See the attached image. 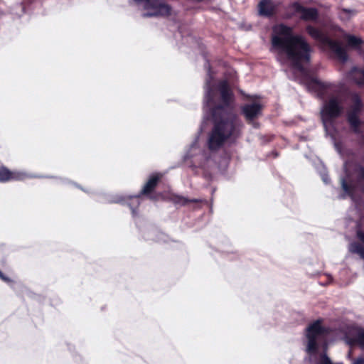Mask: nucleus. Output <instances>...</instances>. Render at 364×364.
Returning <instances> with one entry per match:
<instances>
[{"label": "nucleus", "mask_w": 364, "mask_h": 364, "mask_svg": "<svg viewBox=\"0 0 364 364\" xmlns=\"http://www.w3.org/2000/svg\"><path fill=\"white\" fill-rule=\"evenodd\" d=\"M206 81V105L213 123L208 134L207 146L211 151L219 150L228 141V79L212 84L209 75Z\"/></svg>", "instance_id": "obj_1"}, {"label": "nucleus", "mask_w": 364, "mask_h": 364, "mask_svg": "<svg viewBox=\"0 0 364 364\" xmlns=\"http://www.w3.org/2000/svg\"><path fill=\"white\" fill-rule=\"evenodd\" d=\"M271 43L274 49L286 55L294 69L304 71L303 63L310 61L311 46L304 37L294 34L292 27L284 23L274 26Z\"/></svg>", "instance_id": "obj_2"}, {"label": "nucleus", "mask_w": 364, "mask_h": 364, "mask_svg": "<svg viewBox=\"0 0 364 364\" xmlns=\"http://www.w3.org/2000/svg\"><path fill=\"white\" fill-rule=\"evenodd\" d=\"M306 31L313 39L321 44L326 46L336 55V58L342 63H346L348 59V55L341 43L336 40L331 39L322 30L311 25L306 26Z\"/></svg>", "instance_id": "obj_3"}, {"label": "nucleus", "mask_w": 364, "mask_h": 364, "mask_svg": "<svg viewBox=\"0 0 364 364\" xmlns=\"http://www.w3.org/2000/svg\"><path fill=\"white\" fill-rule=\"evenodd\" d=\"M323 319H317L311 323L306 328V337L307 339L306 351L311 355L317 354L318 351V338L330 333V329L323 326Z\"/></svg>", "instance_id": "obj_4"}, {"label": "nucleus", "mask_w": 364, "mask_h": 364, "mask_svg": "<svg viewBox=\"0 0 364 364\" xmlns=\"http://www.w3.org/2000/svg\"><path fill=\"white\" fill-rule=\"evenodd\" d=\"M136 4L142 5L144 9L149 11L144 16L168 17L171 16L172 8L165 0H133Z\"/></svg>", "instance_id": "obj_5"}, {"label": "nucleus", "mask_w": 364, "mask_h": 364, "mask_svg": "<svg viewBox=\"0 0 364 364\" xmlns=\"http://www.w3.org/2000/svg\"><path fill=\"white\" fill-rule=\"evenodd\" d=\"M350 99L352 105L350 106V110L347 114V121L353 132L360 134L362 133L360 129L361 121L358 114L363 108V104L360 96L357 92H351L350 94Z\"/></svg>", "instance_id": "obj_6"}, {"label": "nucleus", "mask_w": 364, "mask_h": 364, "mask_svg": "<svg viewBox=\"0 0 364 364\" xmlns=\"http://www.w3.org/2000/svg\"><path fill=\"white\" fill-rule=\"evenodd\" d=\"M163 176L164 174L159 172L153 173L149 176L141 190L135 197L136 206L140 203V198L141 196H145L149 200L154 202L159 200L161 193H156L155 190L161 182Z\"/></svg>", "instance_id": "obj_7"}, {"label": "nucleus", "mask_w": 364, "mask_h": 364, "mask_svg": "<svg viewBox=\"0 0 364 364\" xmlns=\"http://www.w3.org/2000/svg\"><path fill=\"white\" fill-rule=\"evenodd\" d=\"M234 74L229 69V105L233 101V93L230 90V86L235 85L233 82ZM244 124L241 119L229 111V145L234 143L241 135Z\"/></svg>", "instance_id": "obj_8"}, {"label": "nucleus", "mask_w": 364, "mask_h": 364, "mask_svg": "<svg viewBox=\"0 0 364 364\" xmlns=\"http://www.w3.org/2000/svg\"><path fill=\"white\" fill-rule=\"evenodd\" d=\"M343 107L338 99L336 97H331L323 105L321 111V119L324 124L331 123L339 117L343 112Z\"/></svg>", "instance_id": "obj_9"}, {"label": "nucleus", "mask_w": 364, "mask_h": 364, "mask_svg": "<svg viewBox=\"0 0 364 364\" xmlns=\"http://www.w3.org/2000/svg\"><path fill=\"white\" fill-rule=\"evenodd\" d=\"M289 7L294 9L295 13H300V18L304 21H315L318 18V11L316 8L305 7L297 1L291 3Z\"/></svg>", "instance_id": "obj_10"}, {"label": "nucleus", "mask_w": 364, "mask_h": 364, "mask_svg": "<svg viewBox=\"0 0 364 364\" xmlns=\"http://www.w3.org/2000/svg\"><path fill=\"white\" fill-rule=\"evenodd\" d=\"M28 178V175L20 171H12L6 166H0V183H7L10 181H23Z\"/></svg>", "instance_id": "obj_11"}, {"label": "nucleus", "mask_w": 364, "mask_h": 364, "mask_svg": "<svg viewBox=\"0 0 364 364\" xmlns=\"http://www.w3.org/2000/svg\"><path fill=\"white\" fill-rule=\"evenodd\" d=\"M355 235L359 242H353L349 245V251L353 254H357L364 259V229L362 224L356 226Z\"/></svg>", "instance_id": "obj_12"}, {"label": "nucleus", "mask_w": 364, "mask_h": 364, "mask_svg": "<svg viewBox=\"0 0 364 364\" xmlns=\"http://www.w3.org/2000/svg\"><path fill=\"white\" fill-rule=\"evenodd\" d=\"M348 343L351 346H358L364 350V328H358L356 335L353 338H348ZM351 364H364V356L360 355L353 358Z\"/></svg>", "instance_id": "obj_13"}, {"label": "nucleus", "mask_w": 364, "mask_h": 364, "mask_svg": "<svg viewBox=\"0 0 364 364\" xmlns=\"http://www.w3.org/2000/svg\"><path fill=\"white\" fill-rule=\"evenodd\" d=\"M262 105L259 103H252L245 105L242 107V113L248 122H251L257 119L262 113Z\"/></svg>", "instance_id": "obj_14"}, {"label": "nucleus", "mask_w": 364, "mask_h": 364, "mask_svg": "<svg viewBox=\"0 0 364 364\" xmlns=\"http://www.w3.org/2000/svg\"><path fill=\"white\" fill-rule=\"evenodd\" d=\"M260 16L271 18L277 14V6L272 0H260L257 6Z\"/></svg>", "instance_id": "obj_15"}, {"label": "nucleus", "mask_w": 364, "mask_h": 364, "mask_svg": "<svg viewBox=\"0 0 364 364\" xmlns=\"http://www.w3.org/2000/svg\"><path fill=\"white\" fill-rule=\"evenodd\" d=\"M307 86L309 89L317 92L319 95H324L327 90L332 87V84L329 82H321L317 78L309 77Z\"/></svg>", "instance_id": "obj_16"}, {"label": "nucleus", "mask_w": 364, "mask_h": 364, "mask_svg": "<svg viewBox=\"0 0 364 364\" xmlns=\"http://www.w3.org/2000/svg\"><path fill=\"white\" fill-rule=\"evenodd\" d=\"M348 77L359 86L364 85V68L353 67L348 74Z\"/></svg>", "instance_id": "obj_17"}, {"label": "nucleus", "mask_w": 364, "mask_h": 364, "mask_svg": "<svg viewBox=\"0 0 364 364\" xmlns=\"http://www.w3.org/2000/svg\"><path fill=\"white\" fill-rule=\"evenodd\" d=\"M343 38L346 41L347 46L351 49L360 50L364 43L361 38L352 34L346 33Z\"/></svg>", "instance_id": "obj_18"}, {"label": "nucleus", "mask_w": 364, "mask_h": 364, "mask_svg": "<svg viewBox=\"0 0 364 364\" xmlns=\"http://www.w3.org/2000/svg\"><path fill=\"white\" fill-rule=\"evenodd\" d=\"M354 173L356 176V179L358 183L361 184L364 182V166L361 164H356L354 168Z\"/></svg>", "instance_id": "obj_19"}, {"label": "nucleus", "mask_w": 364, "mask_h": 364, "mask_svg": "<svg viewBox=\"0 0 364 364\" xmlns=\"http://www.w3.org/2000/svg\"><path fill=\"white\" fill-rule=\"evenodd\" d=\"M341 186L343 190L349 196H352L354 191V188L351 184H350L346 178L341 179Z\"/></svg>", "instance_id": "obj_20"}, {"label": "nucleus", "mask_w": 364, "mask_h": 364, "mask_svg": "<svg viewBox=\"0 0 364 364\" xmlns=\"http://www.w3.org/2000/svg\"><path fill=\"white\" fill-rule=\"evenodd\" d=\"M173 201L176 204H180L181 205H187L189 203L194 202L195 200H188V198H185L183 196H174L173 197Z\"/></svg>", "instance_id": "obj_21"}, {"label": "nucleus", "mask_w": 364, "mask_h": 364, "mask_svg": "<svg viewBox=\"0 0 364 364\" xmlns=\"http://www.w3.org/2000/svg\"><path fill=\"white\" fill-rule=\"evenodd\" d=\"M136 196H132L130 198V202L128 203L129 206L130 207L132 210V213L133 215H136L138 212V208L140 205V203L136 206V201L135 200V197Z\"/></svg>", "instance_id": "obj_22"}, {"label": "nucleus", "mask_w": 364, "mask_h": 364, "mask_svg": "<svg viewBox=\"0 0 364 364\" xmlns=\"http://www.w3.org/2000/svg\"><path fill=\"white\" fill-rule=\"evenodd\" d=\"M342 11L346 14L355 15L356 14L355 10H351L348 9H342Z\"/></svg>", "instance_id": "obj_23"}, {"label": "nucleus", "mask_w": 364, "mask_h": 364, "mask_svg": "<svg viewBox=\"0 0 364 364\" xmlns=\"http://www.w3.org/2000/svg\"><path fill=\"white\" fill-rule=\"evenodd\" d=\"M0 279L6 282H9L11 281V279L8 277H6L1 270H0Z\"/></svg>", "instance_id": "obj_24"}, {"label": "nucleus", "mask_w": 364, "mask_h": 364, "mask_svg": "<svg viewBox=\"0 0 364 364\" xmlns=\"http://www.w3.org/2000/svg\"><path fill=\"white\" fill-rule=\"evenodd\" d=\"M359 144L360 146L364 148V135L362 134L360 138Z\"/></svg>", "instance_id": "obj_25"}, {"label": "nucleus", "mask_w": 364, "mask_h": 364, "mask_svg": "<svg viewBox=\"0 0 364 364\" xmlns=\"http://www.w3.org/2000/svg\"><path fill=\"white\" fill-rule=\"evenodd\" d=\"M292 16H293V14H288V15L287 16V18H291V17H292Z\"/></svg>", "instance_id": "obj_26"}, {"label": "nucleus", "mask_w": 364, "mask_h": 364, "mask_svg": "<svg viewBox=\"0 0 364 364\" xmlns=\"http://www.w3.org/2000/svg\"><path fill=\"white\" fill-rule=\"evenodd\" d=\"M362 191H363V192L364 193V185H363V186H362Z\"/></svg>", "instance_id": "obj_27"}]
</instances>
